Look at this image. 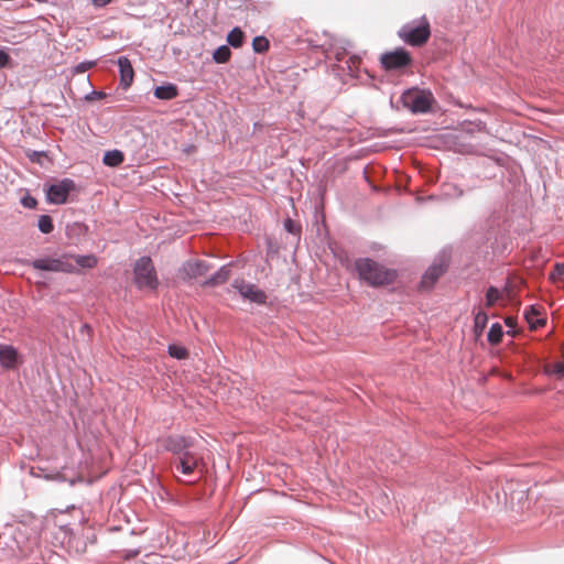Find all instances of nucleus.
Listing matches in <instances>:
<instances>
[{
  "mask_svg": "<svg viewBox=\"0 0 564 564\" xmlns=\"http://www.w3.org/2000/svg\"><path fill=\"white\" fill-rule=\"evenodd\" d=\"M0 547L10 549L11 552H14L15 547L20 549L12 527L7 525L6 530L0 532Z\"/></svg>",
  "mask_w": 564,
  "mask_h": 564,
  "instance_id": "nucleus-15",
  "label": "nucleus"
},
{
  "mask_svg": "<svg viewBox=\"0 0 564 564\" xmlns=\"http://www.w3.org/2000/svg\"><path fill=\"white\" fill-rule=\"evenodd\" d=\"M94 65H95V62H87V61L82 62L74 67V72L76 74H83V73L87 72Z\"/></svg>",
  "mask_w": 564,
  "mask_h": 564,
  "instance_id": "nucleus-35",
  "label": "nucleus"
},
{
  "mask_svg": "<svg viewBox=\"0 0 564 564\" xmlns=\"http://www.w3.org/2000/svg\"><path fill=\"white\" fill-rule=\"evenodd\" d=\"M284 228L288 232L292 235H297L300 232V227L292 219H286L284 221Z\"/></svg>",
  "mask_w": 564,
  "mask_h": 564,
  "instance_id": "nucleus-34",
  "label": "nucleus"
},
{
  "mask_svg": "<svg viewBox=\"0 0 564 564\" xmlns=\"http://www.w3.org/2000/svg\"><path fill=\"white\" fill-rule=\"evenodd\" d=\"M107 97V94L105 91H101V90H91L90 93H88L87 95H85V100L86 101H93V100H99V99H104Z\"/></svg>",
  "mask_w": 564,
  "mask_h": 564,
  "instance_id": "nucleus-32",
  "label": "nucleus"
},
{
  "mask_svg": "<svg viewBox=\"0 0 564 564\" xmlns=\"http://www.w3.org/2000/svg\"><path fill=\"white\" fill-rule=\"evenodd\" d=\"M359 63H360L359 56L350 55L341 64H337L336 66L341 72L354 77L357 74Z\"/></svg>",
  "mask_w": 564,
  "mask_h": 564,
  "instance_id": "nucleus-17",
  "label": "nucleus"
},
{
  "mask_svg": "<svg viewBox=\"0 0 564 564\" xmlns=\"http://www.w3.org/2000/svg\"><path fill=\"white\" fill-rule=\"evenodd\" d=\"M231 55V51L227 45H221L217 50H215L213 54V58L216 63H226Z\"/></svg>",
  "mask_w": 564,
  "mask_h": 564,
  "instance_id": "nucleus-24",
  "label": "nucleus"
},
{
  "mask_svg": "<svg viewBox=\"0 0 564 564\" xmlns=\"http://www.w3.org/2000/svg\"><path fill=\"white\" fill-rule=\"evenodd\" d=\"M167 352L172 358H176V341L169 344Z\"/></svg>",
  "mask_w": 564,
  "mask_h": 564,
  "instance_id": "nucleus-37",
  "label": "nucleus"
},
{
  "mask_svg": "<svg viewBox=\"0 0 564 564\" xmlns=\"http://www.w3.org/2000/svg\"><path fill=\"white\" fill-rule=\"evenodd\" d=\"M80 332H82V333H84V332H91V327H90V325H88V324H83V325L80 326Z\"/></svg>",
  "mask_w": 564,
  "mask_h": 564,
  "instance_id": "nucleus-42",
  "label": "nucleus"
},
{
  "mask_svg": "<svg viewBox=\"0 0 564 564\" xmlns=\"http://www.w3.org/2000/svg\"><path fill=\"white\" fill-rule=\"evenodd\" d=\"M347 46H349V42H344L340 46H334L329 52L327 57L330 59L334 57L338 64H341L347 57L348 51Z\"/></svg>",
  "mask_w": 564,
  "mask_h": 564,
  "instance_id": "nucleus-20",
  "label": "nucleus"
},
{
  "mask_svg": "<svg viewBox=\"0 0 564 564\" xmlns=\"http://www.w3.org/2000/svg\"><path fill=\"white\" fill-rule=\"evenodd\" d=\"M21 205L25 208H29V209H33L36 207L37 205V200L35 197H33L32 195L30 194H26L24 195L21 200H20Z\"/></svg>",
  "mask_w": 564,
  "mask_h": 564,
  "instance_id": "nucleus-31",
  "label": "nucleus"
},
{
  "mask_svg": "<svg viewBox=\"0 0 564 564\" xmlns=\"http://www.w3.org/2000/svg\"><path fill=\"white\" fill-rule=\"evenodd\" d=\"M231 274L230 264L219 268L209 279L203 282V286H218L227 282Z\"/></svg>",
  "mask_w": 564,
  "mask_h": 564,
  "instance_id": "nucleus-14",
  "label": "nucleus"
},
{
  "mask_svg": "<svg viewBox=\"0 0 564 564\" xmlns=\"http://www.w3.org/2000/svg\"><path fill=\"white\" fill-rule=\"evenodd\" d=\"M501 293L496 286H489L486 293V306H494L500 299Z\"/></svg>",
  "mask_w": 564,
  "mask_h": 564,
  "instance_id": "nucleus-28",
  "label": "nucleus"
},
{
  "mask_svg": "<svg viewBox=\"0 0 564 564\" xmlns=\"http://www.w3.org/2000/svg\"><path fill=\"white\" fill-rule=\"evenodd\" d=\"M10 55L4 50H0V68L7 67L10 64Z\"/></svg>",
  "mask_w": 564,
  "mask_h": 564,
  "instance_id": "nucleus-36",
  "label": "nucleus"
},
{
  "mask_svg": "<svg viewBox=\"0 0 564 564\" xmlns=\"http://www.w3.org/2000/svg\"><path fill=\"white\" fill-rule=\"evenodd\" d=\"M31 265L35 270L47 272L73 273L75 271V265L68 261L67 256H62L59 258H37L31 262Z\"/></svg>",
  "mask_w": 564,
  "mask_h": 564,
  "instance_id": "nucleus-7",
  "label": "nucleus"
},
{
  "mask_svg": "<svg viewBox=\"0 0 564 564\" xmlns=\"http://www.w3.org/2000/svg\"><path fill=\"white\" fill-rule=\"evenodd\" d=\"M112 0H91V3L97 8H104L108 6Z\"/></svg>",
  "mask_w": 564,
  "mask_h": 564,
  "instance_id": "nucleus-39",
  "label": "nucleus"
},
{
  "mask_svg": "<svg viewBox=\"0 0 564 564\" xmlns=\"http://www.w3.org/2000/svg\"><path fill=\"white\" fill-rule=\"evenodd\" d=\"M245 34L239 28H234L227 35V42L232 47H240L243 43Z\"/></svg>",
  "mask_w": 564,
  "mask_h": 564,
  "instance_id": "nucleus-22",
  "label": "nucleus"
},
{
  "mask_svg": "<svg viewBox=\"0 0 564 564\" xmlns=\"http://www.w3.org/2000/svg\"><path fill=\"white\" fill-rule=\"evenodd\" d=\"M134 282L138 288L155 289L158 285L156 273L150 257H141L133 267Z\"/></svg>",
  "mask_w": 564,
  "mask_h": 564,
  "instance_id": "nucleus-6",
  "label": "nucleus"
},
{
  "mask_svg": "<svg viewBox=\"0 0 564 564\" xmlns=\"http://www.w3.org/2000/svg\"><path fill=\"white\" fill-rule=\"evenodd\" d=\"M506 324H507V326H513V321H512V318H507V319H506Z\"/></svg>",
  "mask_w": 564,
  "mask_h": 564,
  "instance_id": "nucleus-43",
  "label": "nucleus"
},
{
  "mask_svg": "<svg viewBox=\"0 0 564 564\" xmlns=\"http://www.w3.org/2000/svg\"><path fill=\"white\" fill-rule=\"evenodd\" d=\"M231 288L236 290L245 301L256 303L258 305L265 304L267 302V294L257 285L247 282L243 279H235L231 283Z\"/></svg>",
  "mask_w": 564,
  "mask_h": 564,
  "instance_id": "nucleus-8",
  "label": "nucleus"
},
{
  "mask_svg": "<svg viewBox=\"0 0 564 564\" xmlns=\"http://www.w3.org/2000/svg\"><path fill=\"white\" fill-rule=\"evenodd\" d=\"M44 156H45V152H43V151H30V152H28V158L33 163L42 164V158H44Z\"/></svg>",
  "mask_w": 564,
  "mask_h": 564,
  "instance_id": "nucleus-33",
  "label": "nucleus"
},
{
  "mask_svg": "<svg viewBox=\"0 0 564 564\" xmlns=\"http://www.w3.org/2000/svg\"><path fill=\"white\" fill-rule=\"evenodd\" d=\"M554 372L558 376H564V361L554 365Z\"/></svg>",
  "mask_w": 564,
  "mask_h": 564,
  "instance_id": "nucleus-40",
  "label": "nucleus"
},
{
  "mask_svg": "<svg viewBox=\"0 0 564 564\" xmlns=\"http://www.w3.org/2000/svg\"><path fill=\"white\" fill-rule=\"evenodd\" d=\"M443 194L449 198L462 197L464 192L454 184H447L443 187Z\"/></svg>",
  "mask_w": 564,
  "mask_h": 564,
  "instance_id": "nucleus-30",
  "label": "nucleus"
},
{
  "mask_svg": "<svg viewBox=\"0 0 564 564\" xmlns=\"http://www.w3.org/2000/svg\"><path fill=\"white\" fill-rule=\"evenodd\" d=\"M177 357H178V361L185 359L187 357V350L185 348L178 346Z\"/></svg>",
  "mask_w": 564,
  "mask_h": 564,
  "instance_id": "nucleus-41",
  "label": "nucleus"
},
{
  "mask_svg": "<svg viewBox=\"0 0 564 564\" xmlns=\"http://www.w3.org/2000/svg\"><path fill=\"white\" fill-rule=\"evenodd\" d=\"M123 161L124 154L117 149L106 151L102 158V163L110 167L119 166Z\"/></svg>",
  "mask_w": 564,
  "mask_h": 564,
  "instance_id": "nucleus-18",
  "label": "nucleus"
},
{
  "mask_svg": "<svg viewBox=\"0 0 564 564\" xmlns=\"http://www.w3.org/2000/svg\"><path fill=\"white\" fill-rule=\"evenodd\" d=\"M43 191L48 204L63 205L68 202L70 193L77 191V185L72 178L65 177L53 183H45Z\"/></svg>",
  "mask_w": 564,
  "mask_h": 564,
  "instance_id": "nucleus-5",
  "label": "nucleus"
},
{
  "mask_svg": "<svg viewBox=\"0 0 564 564\" xmlns=\"http://www.w3.org/2000/svg\"><path fill=\"white\" fill-rule=\"evenodd\" d=\"M445 265L443 263L434 262L423 274L421 286L423 289H431L438 278L445 272Z\"/></svg>",
  "mask_w": 564,
  "mask_h": 564,
  "instance_id": "nucleus-12",
  "label": "nucleus"
},
{
  "mask_svg": "<svg viewBox=\"0 0 564 564\" xmlns=\"http://www.w3.org/2000/svg\"><path fill=\"white\" fill-rule=\"evenodd\" d=\"M398 34L405 43L420 46L427 42L431 35L430 22L425 17H421L404 24Z\"/></svg>",
  "mask_w": 564,
  "mask_h": 564,
  "instance_id": "nucleus-4",
  "label": "nucleus"
},
{
  "mask_svg": "<svg viewBox=\"0 0 564 564\" xmlns=\"http://www.w3.org/2000/svg\"><path fill=\"white\" fill-rule=\"evenodd\" d=\"M23 362L18 349L12 345L0 344V366L6 369H15Z\"/></svg>",
  "mask_w": 564,
  "mask_h": 564,
  "instance_id": "nucleus-10",
  "label": "nucleus"
},
{
  "mask_svg": "<svg viewBox=\"0 0 564 564\" xmlns=\"http://www.w3.org/2000/svg\"><path fill=\"white\" fill-rule=\"evenodd\" d=\"M252 48L256 53H263L269 48V41L264 36H256L252 41Z\"/></svg>",
  "mask_w": 564,
  "mask_h": 564,
  "instance_id": "nucleus-29",
  "label": "nucleus"
},
{
  "mask_svg": "<svg viewBox=\"0 0 564 564\" xmlns=\"http://www.w3.org/2000/svg\"><path fill=\"white\" fill-rule=\"evenodd\" d=\"M355 269L361 280L371 286L387 285L395 279V272L369 258H359L355 261Z\"/></svg>",
  "mask_w": 564,
  "mask_h": 564,
  "instance_id": "nucleus-1",
  "label": "nucleus"
},
{
  "mask_svg": "<svg viewBox=\"0 0 564 564\" xmlns=\"http://www.w3.org/2000/svg\"><path fill=\"white\" fill-rule=\"evenodd\" d=\"M400 101L412 113H426L435 99L430 90L412 87L402 93Z\"/></svg>",
  "mask_w": 564,
  "mask_h": 564,
  "instance_id": "nucleus-3",
  "label": "nucleus"
},
{
  "mask_svg": "<svg viewBox=\"0 0 564 564\" xmlns=\"http://www.w3.org/2000/svg\"><path fill=\"white\" fill-rule=\"evenodd\" d=\"M487 322H488V315L482 312V311H479L476 315H475V318H474V328H475V333L477 335H480L482 333V330L485 329L486 325H487Z\"/></svg>",
  "mask_w": 564,
  "mask_h": 564,
  "instance_id": "nucleus-25",
  "label": "nucleus"
},
{
  "mask_svg": "<svg viewBox=\"0 0 564 564\" xmlns=\"http://www.w3.org/2000/svg\"><path fill=\"white\" fill-rule=\"evenodd\" d=\"M75 262L77 265L82 268H94L97 264V259L93 254H85V256H76Z\"/></svg>",
  "mask_w": 564,
  "mask_h": 564,
  "instance_id": "nucleus-26",
  "label": "nucleus"
},
{
  "mask_svg": "<svg viewBox=\"0 0 564 564\" xmlns=\"http://www.w3.org/2000/svg\"><path fill=\"white\" fill-rule=\"evenodd\" d=\"M139 554H140V550L139 549L127 550L126 554H124V557L126 558H133V557L138 556Z\"/></svg>",
  "mask_w": 564,
  "mask_h": 564,
  "instance_id": "nucleus-38",
  "label": "nucleus"
},
{
  "mask_svg": "<svg viewBox=\"0 0 564 564\" xmlns=\"http://www.w3.org/2000/svg\"><path fill=\"white\" fill-rule=\"evenodd\" d=\"M410 62V54L404 48H397L381 56V64L386 69H399L408 66Z\"/></svg>",
  "mask_w": 564,
  "mask_h": 564,
  "instance_id": "nucleus-9",
  "label": "nucleus"
},
{
  "mask_svg": "<svg viewBox=\"0 0 564 564\" xmlns=\"http://www.w3.org/2000/svg\"><path fill=\"white\" fill-rule=\"evenodd\" d=\"M37 228L42 234H51L54 230L53 218L50 215H41L37 219Z\"/></svg>",
  "mask_w": 564,
  "mask_h": 564,
  "instance_id": "nucleus-23",
  "label": "nucleus"
},
{
  "mask_svg": "<svg viewBox=\"0 0 564 564\" xmlns=\"http://www.w3.org/2000/svg\"><path fill=\"white\" fill-rule=\"evenodd\" d=\"M210 269V264L204 260H191L183 264L182 270H178V278L196 279L205 274Z\"/></svg>",
  "mask_w": 564,
  "mask_h": 564,
  "instance_id": "nucleus-11",
  "label": "nucleus"
},
{
  "mask_svg": "<svg viewBox=\"0 0 564 564\" xmlns=\"http://www.w3.org/2000/svg\"><path fill=\"white\" fill-rule=\"evenodd\" d=\"M550 279L554 282L561 283L564 288V263H556L553 271L550 273Z\"/></svg>",
  "mask_w": 564,
  "mask_h": 564,
  "instance_id": "nucleus-27",
  "label": "nucleus"
},
{
  "mask_svg": "<svg viewBox=\"0 0 564 564\" xmlns=\"http://www.w3.org/2000/svg\"><path fill=\"white\" fill-rule=\"evenodd\" d=\"M524 317L527 322L529 323L530 327L535 329L540 326H543L545 324V318L540 316V311L531 305L524 311Z\"/></svg>",
  "mask_w": 564,
  "mask_h": 564,
  "instance_id": "nucleus-16",
  "label": "nucleus"
},
{
  "mask_svg": "<svg viewBox=\"0 0 564 564\" xmlns=\"http://www.w3.org/2000/svg\"><path fill=\"white\" fill-rule=\"evenodd\" d=\"M118 66L120 70V85L123 89H127L128 87H130L133 80V67L126 56H120L118 58Z\"/></svg>",
  "mask_w": 564,
  "mask_h": 564,
  "instance_id": "nucleus-13",
  "label": "nucleus"
},
{
  "mask_svg": "<svg viewBox=\"0 0 564 564\" xmlns=\"http://www.w3.org/2000/svg\"><path fill=\"white\" fill-rule=\"evenodd\" d=\"M154 96L159 99L170 100L176 97V85L175 84H164L155 87Z\"/></svg>",
  "mask_w": 564,
  "mask_h": 564,
  "instance_id": "nucleus-19",
  "label": "nucleus"
},
{
  "mask_svg": "<svg viewBox=\"0 0 564 564\" xmlns=\"http://www.w3.org/2000/svg\"><path fill=\"white\" fill-rule=\"evenodd\" d=\"M178 469L184 476L191 477L186 484H193L200 479L204 465L203 458L194 446H189L184 440L178 438Z\"/></svg>",
  "mask_w": 564,
  "mask_h": 564,
  "instance_id": "nucleus-2",
  "label": "nucleus"
},
{
  "mask_svg": "<svg viewBox=\"0 0 564 564\" xmlns=\"http://www.w3.org/2000/svg\"><path fill=\"white\" fill-rule=\"evenodd\" d=\"M503 335L502 326L499 323H494L487 334V339L491 345L500 343Z\"/></svg>",
  "mask_w": 564,
  "mask_h": 564,
  "instance_id": "nucleus-21",
  "label": "nucleus"
}]
</instances>
